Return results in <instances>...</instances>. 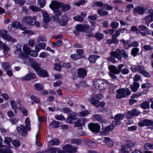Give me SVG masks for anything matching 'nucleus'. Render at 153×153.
<instances>
[{"label": "nucleus", "instance_id": "20e7f679", "mask_svg": "<svg viewBox=\"0 0 153 153\" xmlns=\"http://www.w3.org/2000/svg\"><path fill=\"white\" fill-rule=\"evenodd\" d=\"M89 28V26L87 24H78L76 25L75 30L73 31V33L76 36H77L80 34V32H88Z\"/></svg>", "mask_w": 153, "mask_h": 153}, {"label": "nucleus", "instance_id": "13d9d810", "mask_svg": "<svg viewBox=\"0 0 153 153\" xmlns=\"http://www.w3.org/2000/svg\"><path fill=\"white\" fill-rule=\"evenodd\" d=\"M133 146L131 145V143H127L126 145H125L123 146L125 149H128L129 151L131 152V148Z\"/></svg>", "mask_w": 153, "mask_h": 153}, {"label": "nucleus", "instance_id": "9b49d317", "mask_svg": "<svg viewBox=\"0 0 153 153\" xmlns=\"http://www.w3.org/2000/svg\"><path fill=\"white\" fill-rule=\"evenodd\" d=\"M138 125L141 127L152 126V129L153 128V121L152 120L145 119L140 122Z\"/></svg>", "mask_w": 153, "mask_h": 153}, {"label": "nucleus", "instance_id": "4d7b16f0", "mask_svg": "<svg viewBox=\"0 0 153 153\" xmlns=\"http://www.w3.org/2000/svg\"><path fill=\"white\" fill-rule=\"evenodd\" d=\"M88 18L92 20H96L97 19L98 16L97 14L94 15H90L88 16Z\"/></svg>", "mask_w": 153, "mask_h": 153}, {"label": "nucleus", "instance_id": "f03ea898", "mask_svg": "<svg viewBox=\"0 0 153 153\" xmlns=\"http://www.w3.org/2000/svg\"><path fill=\"white\" fill-rule=\"evenodd\" d=\"M124 66L123 64H121L118 66V69L117 68L116 66L114 65H110L108 68L110 71L109 75L112 79L117 80V78L115 74H119L121 71L122 68Z\"/></svg>", "mask_w": 153, "mask_h": 153}, {"label": "nucleus", "instance_id": "f257e3e1", "mask_svg": "<svg viewBox=\"0 0 153 153\" xmlns=\"http://www.w3.org/2000/svg\"><path fill=\"white\" fill-rule=\"evenodd\" d=\"M31 66L39 76L45 78L49 76L48 71L45 69H42L36 62H35L31 63Z\"/></svg>", "mask_w": 153, "mask_h": 153}, {"label": "nucleus", "instance_id": "f8f14e48", "mask_svg": "<svg viewBox=\"0 0 153 153\" xmlns=\"http://www.w3.org/2000/svg\"><path fill=\"white\" fill-rule=\"evenodd\" d=\"M114 129V126L111 125H108L105 128L102 126L100 134L102 135H107L108 134L109 132L112 131Z\"/></svg>", "mask_w": 153, "mask_h": 153}, {"label": "nucleus", "instance_id": "0eeeda50", "mask_svg": "<svg viewBox=\"0 0 153 153\" xmlns=\"http://www.w3.org/2000/svg\"><path fill=\"white\" fill-rule=\"evenodd\" d=\"M86 120L83 118L78 119L74 121L73 124H74V127H77L79 130H82V126H84Z\"/></svg>", "mask_w": 153, "mask_h": 153}, {"label": "nucleus", "instance_id": "6e6d98bb", "mask_svg": "<svg viewBox=\"0 0 153 153\" xmlns=\"http://www.w3.org/2000/svg\"><path fill=\"white\" fill-rule=\"evenodd\" d=\"M62 68V66L59 63H55L54 65V69L58 71H60Z\"/></svg>", "mask_w": 153, "mask_h": 153}, {"label": "nucleus", "instance_id": "2eb2a0df", "mask_svg": "<svg viewBox=\"0 0 153 153\" xmlns=\"http://www.w3.org/2000/svg\"><path fill=\"white\" fill-rule=\"evenodd\" d=\"M76 112H72L70 113L68 117L66 120L67 123H69L70 124L74 123V120H76Z\"/></svg>", "mask_w": 153, "mask_h": 153}, {"label": "nucleus", "instance_id": "864d4df0", "mask_svg": "<svg viewBox=\"0 0 153 153\" xmlns=\"http://www.w3.org/2000/svg\"><path fill=\"white\" fill-rule=\"evenodd\" d=\"M120 55L124 59H126L128 57V55L127 54L126 51L123 50H121Z\"/></svg>", "mask_w": 153, "mask_h": 153}, {"label": "nucleus", "instance_id": "5701e85b", "mask_svg": "<svg viewBox=\"0 0 153 153\" xmlns=\"http://www.w3.org/2000/svg\"><path fill=\"white\" fill-rule=\"evenodd\" d=\"M100 58V56L97 55H90L88 58V59L90 63H95L96 60Z\"/></svg>", "mask_w": 153, "mask_h": 153}, {"label": "nucleus", "instance_id": "e2e57ef3", "mask_svg": "<svg viewBox=\"0 0 153 153\" xmlns=\"http://www.w3.org/2000/svg\"><path fill=\"white\" fill-rule=\"evenodd\" d=\"M105 9L108 10H111L113 9V7L111 6H110L107 4H104L103 6Z\"/></svg>", "mask_w": 153, "mask_h": 153}, {"label": "nucleus", "instance_id": "412c9836", "mask_svg": "<svg viewBox=\"0 0 153 153\" xmlns=\"http://www.w3.org/2000/svg\"><path fill=\"white\" fill-rule=\"evenodd\" d=\"M2 37L6 40L8 42H16V39L13 38L11 36L7 34H4L2 35Z\"/></svg>", "mask_w": 153, "mask_h": 153}, {"label": "nucleus", "instance_id": "ea45409f", "mask_svg": "<svg viewBox=\"0 0 153 153\" xmlns=\"http://www.w3.org/2000/svg\"><path fill=\"white\" fill-rule=\"evenodd\" d=\"M34 86L36 89L39 91H41L44 89L43 85L39 83H35L34 85Z\"/></svg>", "mask_w": 153, "mask_h": 153}, {"label": "nucleus", "instance_id": "a19ab883", "mask_svg": "<svg viewBox=\"0 0 153 153\" xmlns=\"http://www.w3.org/2000/svg\"><path fill=\"white\" fill-rule=\"evenodd\" d=\"M73 19L75 21L80 22H83L84 20L83 17L79 15H76L74 17Z\"/></svg>", "mask_w": 153, "mask_h": 153}, {"label": "nucleus", "instance_id": "680f3d73", "mask_svg": "<svg viewBox=\"0 0 153 153\" xmlns=\"http://www.w3.org/2000/svg\"><path fill=\"white\" fill-rule=\"evenodd\" d=\"M143 48L146 51H150L153 49V46L146 45L143 46Z\"/></svg>", "mask_w": 153, "mask_h": 153}, {"label": "nucleus", "instance_id": "dca6fc26", "mask_svg": "<svg viewBox=\"0 0 153 153\" xmlns=\"http://www.w3.org/2000/svg\"><path fill=\"white\" fill-rule=\"evenodd\" d=\"M36 77V75L34 73H28L21 78L23 81H29L30 80L33 79Z\"/></svg>", "mask_w": 153, "mask_h": 153}, {"label": "nucleus", "instance_id": "6e6552de", "mask_svg": "<svg viewBox=\"0 0 153 153\" xmlns=\"http://www.w3.org/2000/svg\"><path fill=\"white\" fill-rule=\"evenodd\" d=\"M35 16L31 17L30 16H25L22 19V22L27 25L31 26H33L35 22Z\"/></svg>", "mask_w": 153, "mask_h": 153}, {"label": "nucleus", "instance_id": "69168bd1", "mask_svg": "<svg viewBox=\"0 0 153 153\" xmlns=\"http://www.w3.org/2000/svg\"><path fill=\"white\" fill-rule=\"evenodd\" d=\"M76 52H77V54L79 55L80 57H81V58L83 57L82 56V55L84 53L82 49H78L76 50Z\"/></svg>", "mask_w": 153, "mask_h": 153}, {"label": "nucleus", "instance_id": "9d476101", "mask_svg": "<svg viewBox=\"0 0 153 153\" xmlns=\"http://www.w3.org/2000/svg\"><path fill=\"white\" fill-rule=\"evenodd\" d=\"M146 8L143 7L137 6L134 8L133 13L134 16H137V14L142 15L144 14Z\"/></svg>", "mask_w": 153, "mask_h": 153}, {"label": "nucleus", "instance_id": "b1692460", "mask_svg": "<svg viewBox=\"0 0 153 153\" xmlns=\"http://www.w3.org/2000/svg\"><path fill=\"white\" fill-rule=\"evenodd\" d=\"M131 30L133 32H135L137 34L140 33L141 35L143 36H145L146 33L145 32H141L140 30L138 29L136 26H133L131 28Z\"/></svg>", "mask_w": 153, "mask_h": 153}, {"label": "nucleus", "instance_id": "37998d69", "mask_svg": "<svg viewBox=\"0 0 153 153\" xmlns=\"http://www.w3.org/2000/svg\"><path fill=\"white\" fill-rule=\"evenodd\" d=\"M24 52L28 56L31 53V50L27 46L24 47L23 48Z\"/></svg>", "mask_w": 153, "mask_h": 153}, {"label": "nucleus", "instance_id": "774afa93", "mask_svg": "<svg viewBox=\"0 0 153 153\" xmlns=\"http://www.w3.org/2000/svg\"><path fill=\"white\" fill-rule=\"evenodd\" d=\"M3 66L4 68L6 70H7L10 68L9 63L7 62H4Z\"/></svg>", "mask_w": 153, "mask_h": 153}, {"label": "nucleus", "instance_id": "3c124183", "mask_svg": "<svg viewBox=\"0 0 153 153\" xmlns=\"http://www.w3.org/2000/svg\"><path fill=\"white\" fill-rule=\"evenodd\" d=\"M55 118L57 120H65V117L62 114L56 115L55 116Z\"/></svg>", "mask_w": 153, "mask_h": 153}, {"label": "nucleus", "instance_id": "a211bd4d", "mask_svg": "<svg viewBox=\"0 0 153 153\" xmlns=\"http://www.w3.org/2000/svg\"><path fill=\"white\" fill-rule=\"evenodd\" d=\"M141 113L140 111L136 108L132 109L131 111H128L127 112V117L128 118L130 117L131 116H137L139 115Z\"/></svg>", "mask_w": 153, "mask_h": 153}, {"label": "nucleus", "instance_id": "39448f33", "mask_svg": "<svg viewBox=\"0 0 153 153\" xmlns=\"http://www.w3.org/2000/svg\"><path fill=\"white\" fill-rule=\"evenodd\" d=\"M88 127L89 129L93 133H98L100 131L101 126L97 123H89L88 125Z\"/></svg>", "mask_w": 153, "mask_h": 153}, {"label": "nucleus", "instance_id": "de8ad7c7", "mask_svg": "<svg viewBox=\"0 0 153 153\" xmlns=\"http://www.w3.org/2000/svg\"><path fill=\"white\" fill-rule=\"evenodd\" d=\"M85 141L90 146V145H93L94 146L93 147V148H94L96 147L97 144L96 143L94 142H92L91 140L87 139H85Z\"/></svg>", "mask_w": 153, "mask_h": 153}, {"label": "nucleus", "instance_id": "0e129e2a", "mask_svg": "<svg viewBox=\"0 0 153 153\" xmlns=\"http://www.w3.org/2000/svg\"><path fill=\"white\" fill-rule=\"evenodd\" d=\"M10 105L12 109H16L17 108V105L14 100H12L11 101Z\"/></svg>", "mask_w": 153, "mask_h": 153}, {"label": "nucleus", "instance_id": "5fc2aeb1", "mask_svg": "<svg viewBox=\"0 0 153 153\" xmlns=\"http://www.w3.org/2000/svg\"><path fill=\"white\" fill-rule=\"evenodd\" d=\"M119 24L117 22L114 21L111 22V26L114 29L117 28L119 26Z\"/></svg>", "mask_w": 153, "mask_h": 153}, {"label": "nucleus", "instance_id": "79ce46f5", "mask_svg": "<svg viewBox=\"0 0 153 153\" xmlns=\"http://www.w3.org/2000/svg\"><path fill=\"white\" fill-rule=\"evenodd\" d=\"M124 117V115L123 114H116L114 117V120H121Z\"/></svg>", "mask_w": 153, "mask_h": 153}, {"label": "nucleus", "instance_id": "c9c22d12", "mask_svg": "<svg viewBox=\"0 0 153 153\" xmlns=\"http://www.w3.org/2000/svg\"><path fill=\"white\" fill-rule=\"evenodd\" d=\"M59 140L56 138L51 139L50 141V145L52 146H56L59 144Z\"/></svg>", "mask_w": 153, "mask_h": 153}, {"label": "nucleus", "instance_id": "c85d7f7f", "mask_svg": "<svg viewBox=\"0 0 153 153\" xmlns=\"http://www.w3.org/2000/svg\"><path fill=\"white\" fill-rule=\"evenodd\" d=\"M97 13L98 14L101 16H104L108 14V12L104 9H99L97 10Z\"/></svg>", "mask_w": 153, "mask_h": 153}, {"label": "nucleus", "instance_id": "c756f323", "mask_svg": "<svg viewBox=\"0 0 153 153\" xmlns=\"http://www.w3.org/2000/svg\"><path fill=\"white\" fill-rule=\"evenodd\" d=\"M60 124L61 123L60 122L54 120L49 124V126H53V128H58Z\"/></svg>", "mask_w": 153, "mask_h": 153}, {"label": "nucleus", "instance_id": "2f4dec72", "mask_svg": "<svg viewBox=\"0 0 153 153\" xmlns=\"http://www.w3.org/2000/svg\"><path fill=\"white\" fill-rule=\"evenodd\" d=\"M94 37L96 38L98 40H101L104 37V35L102 33L97 32L94 35Z\"/></svg>", "mask_w": 153, "mask_h": 153}, {"label": "nucleus", "instance_id": "473e14b6", "mask_svg": "<svg viewBox=\"0 0 153 153\" xmlns=\"http://www.w3.org/2000/svg\"><path fill=\"white\" fill-rule=\"evenodd\" d=\"M144 18L146 24L148 26L149 24L152 21H153V18L147 15Z\"/></svg>", "mask_w": 153, "mask_h": 153}, {"label": "nucleus", "instance_id": "1a4fd4ad", "mask_svg": "<svg viewBox=\"0 0 153 153\" xmlns=\"http://www.w3.org/2000/svg\"><path fill=\"white\" fill-rule=\"evenodd\" d=\"M55 3L54 4L58 7L61 8V10L63 12H66L71 9V7L68 4H64L62 2H59L56 1H55Z\"/></svg>", "mask_w": 153, "mask_h": 153}, {"label": "nucleus", "instance_id": "f3484780", "mask_svg": "<svg viewBox=\"0 0 153 153\" xmlns=\"http://www.w3.org/2000/svg\"><path fill=\"white\" fill-rule=\"evenodd\" d=\"M121 50L119 49H117L115 51H112L110 53V55L115 58H117L120 61L122 58L120 55Z\"/></svg>", "mask_w": 153, "mask_h": 153}, {"label": "nucleus", "instance_id": "58836bf2", "mask_svg": "<svg viewBox=\"0 0 153 153\" xmlns=\"http://www.w3.org/2000/svg\"><path fill=\"white\" fill-rule=\"evenodd\" d=\"M12 143L13 146L15 147H18L20 146L21 145V143L18 140L15 139L13 140Z\"/></svg>", "mask_w": 153, "mask_h": 153}, {"label": "nucleus", "instance_id": "7c9ffc66", "mask_svg": "<svg viewBox=\"0 0 153 153\" xmlns=\"http://www.w3.org/2000/svg\"><path fill=\"white\" fill-rule=\"evenodd\" d=\"M71 144H74L77 146H79L82 143V141L81 139L77 138H74L71 140Z\"/></svg>", "mask_w": 153, "mask_h": 153}, {"label": "nucleus", "instance_id": "603ef678", "mask_svg": "<svg viewBox=\"0 0 153 153\" xmlns=\"http://www.w3.org/2000/svg\"><path fill=\"white\" fill-rule=\"evenodd\" d=\"M30 99L36 103H38L40 102L39 100L36 96L32 95L30 96Z\"/></svg>", "mask_w": 153, "mask_h": 153}, {"label": "nucleus", "instance_id": "4468645a", "mask_svg": "<svg viewBox=\"0 0 153 153\" xmlns=\"http://www.w3.org/2000/svg\"><path fill=\"white\" fill-rule=\"evenodd\" d=\"M77 71L78 77L81 79H84L87 75V71L83 68H79Z\"/></svg>", "mask_w": 153, "mask_h": 153}, {"label": "nucleus", "instance_id": "49530a36", "mask_svg": "<svg viewBox=\"0 0 153 153\" xmlns=\"http://www.w3.org/2000/svg\"><path fill=\"white\" fill-rule=\"evenodd\" d=\"M1 48L3 49V52L5 54H7V52L10 49V48L6 44L3 45L1 47Z\"/></svg>", "mask_w": 153, "mask_h": 153}, {"label": "nucleus", "instance_id": "f704fd0d", "mask_svg": "<svg viewBox=\"0 0 153 153\" xmlns=\"http://www.w3.org/2000/svg\"><path fill=\"white\" fill-rule=\"evenodd\" d=\"M90 114V112L88 111L85 110L84 111H82L78 113V115L81 117H85L88 116Z\"/></svg>", "mask_w": 153, "mask_h": 153}, {"label": "nucleus", "instance_id": "bb28decb", "mask_svg": "<svg viewBox=\"0 0 153 153\" xmlns=\"http://www.w3.org/2000/svg\"><path fill=\"white\" fill-rule=\"evenodd\" d=\"M21 25V23L18 21H15L12 22V24L9 25V27L10 28H16L17 29Z\"/></svg>", "mask_w": 153, "mask_h": 153}, {"label": "nucleus", "instance_id": "a878e982", "mask_svg": "<svg viewBox=\"0 0 153 153\" xmlns=\"http://www.w3.org/2000/svg\"><path fill=\"white\" fill-rule=\"evenodd\" d=\"M104 139L105 141L108 146L111 147L113 146L114 142L109 137H105Z\"/></svg>", "mask_w": 153, "mask_h": 153}, {"label": "nucleus", "instance_id": "8fccbe9b", "mask_svg": "<svg viewBox=\"0 0 153 153\" xmlns=\"http://www.w3.org/2000/svg\"><path fill=\"white\" fill-rule=\"evenodd\" d=\"M21 126H22V130L21 134L22 136H26L28 134V132L27 130L25 129V126L22 125H21Z\"/></svg>", "mask_w": 153, "mask_h": 153}, {"label": "nucleus", "instance_id": "e433bc0d", "mask_svg": "<svg viewBox=\"0 0 153 153\" xmlns=\"http://www.w3.org/2000/svg\"><path fill=\"white\" fill-rule=\"evenodd\" d=\"M142 66L141 65H137L134 67H131L130 68L133 72H135L136 71H138L140 73L141 69H142Z\"/></svg>", "mask_w": 153, "mask_h": 153}, {"label": "nucleus", "instance_id": "4c0bfd02", "mask_svg": "<svg viewBox=\"0 0 153 153\" xmlns=\"http://www.w3.org/2000/svg\"><path fill=\"white\" fill-rule=\"evenodd\" d=\"M139 51V48H132L131 51L132 55L134 56H136Z\"/></svg>", "mask_w": 153, "mask_h": 153}, {"label": "nucleus", "instance_id": "423d86ee", "mask_svg": "<svg viewBox=\"0 0 153 153\" xmlns=\"http://www.w3.org/2000/svg\"><path fill=\"white\" fill-rule=\"evenodd\" d=\"M55 0L52 1L49 6L50 8L52 10L56 16H59L61 15L62 13L61 10H59L60 8L58 7L54 4L55 3Z\"/></svg>", "mask_w": 153, "mask_h": 153}, {"label": "nucleus", "instance_id": "393cba45", "mask_svg": "<svg viewBox=\"0 0 153 153\" xmlns=\"http://www.w3.org/2000/svg\"><path fill=\"white\" fill-rule=\"evenodd\" d=\"M139 106L143 109H149L150 108V102L147 101H144Z\"/></svg>", "mask_w": 153, "mask_h": 153}, {"label": "nucleus", "instance_id": "4be33fe9", "mask_svg": "<svg viewBox=\"0 0 153 153\" xmlns=\"http://www.w3.org/2000/svg\"><path fill=\"white\" fill-rule=\"evenodd\" d=\"M89 101L90 103L94 105L95 106L98 108L99 107V105H98V103L99 100L97 99L95 96L89 99Z\"/></svg>", "mask_w": 153, "mask_h": 153}, {"label": "nucleus", "instance_id": "c03bdc74", "mask_svg": "<svg viewBox=\"0 0 153 153\" xmlns=\"http://www.w3.org/2000/svg\"><path fill=\"white\" fill-rule=\"evenodd\" d=\"M59 149L58 148L51 147L47 150L46 151L48 153H56L57 149Z\"/></svg>", "mask_w": 153, "mask_h": 153}, {"label": "nucleus", "instance_id": "7ed1b4c3", "mask_svg": "<svg viewBox=\"0 0 153 153\" xmlns=\"http://www.w3.org/2000/svg\"><path fill=\"white\" fill-rule=\"evenodd\" d=\"M78 147L73 146L70 144H66L62 147L63 150L59 149L57 150V153H76Z\"/></svg>", "mask_w": 153, "mask_h": 153}, {"label": "nucleus", "instance_id": "72a5a7b5", "mask_svg": "<svg viewBox=\"0 0 153 153\" xmlns=\"http://www.w3.org/2000/svg\"><path fill=\"white\" fill-rule=\"evenodd\" d=\"M140 73L146 77H150L151 76V75L149 73L146 72L144 69H142V68L141 69Z\"/></svg>", "mask_w": 153, "mask_h": 153}, {"label": "nucleus", "instance_id": "052dcab7", "mask_svg": "<svg viewBox=\"0 0 153 153\" xmlns=\"http://www.w3.org/2000/svg\"><path fill=\"white\" fill-rule=\"evenodd\" d=\"M71 111V110L68 107H64L61 111V112L65 113H70Z\"/></svg>", "mask_w": 153, "mask_h": 153}, {"label": "nucleus", "instance_id": "6ab92c4d", "mask_svg": "<svg viewBox=\"0 0 153 153\" xmlns=\"http://www.w3.org/2000/svg\"><path fill=\"white\" fill-rule=\"evenodd\" d=\"M69 21V18L65 15L62 16L59 24L61 26H65L68 25Z\"/></svg>", "mask_w": 153, "mask_h": 153}, {"label": "nucleus", "instance_id": "ddd939ff", "mask_svg": "<svg viewBox=\"0 0 153 153\" xmlns=\"http://www.w3.org/2000/svg\"><path fill=\"white\" fill-rule=\"evenodd\" d=\"M116 92L117 93L116 96L117 99H120L126 97L125 88L119 89L116 90Z\"/></svg>", "mask_w": 153, "mask_h": 153}, {"label": "nucleus", "instance_id": "cd10ccee", "mask_svg": "<svg viewBox=\"0 0 153 153\" xmlns=\"http://www.w3.org/2000/svg\"><path fill=\"white\" fill-rule=\"evenodd\" d=\"M140 87V84L137 82H134L133 85H132L130 86V88L132 91L134 92H136L138 88Z\"/></svg>", "mask_w": 153, "mask_h": 153}, {"label": "nucleus", "instance_id": "338daca9", "mask_svg": "<svg viewBox=\"0 0 153 153\" xmlns=\"http://www.w3.org/2000/svg\"><path fill=\"white\" fill-rule=\"evenodd\" d=\"M4 142L7 145H10V142L12 140L11 138L10 137H5Z\"/></svg>", "mask_w": 153, "mask_h": 153}, {"label": "nucleus", "instance_id": "a18cd8bd", "mask_svg": "<svg viewBox=\"0 0 153 153\" xmlns=\"http://www.w3.org/2000/svg\"><path fill=\"white\" fill-rule=\"evenodd\" d=\"M70 58L74 60H77L79 59H81L79 55L77 53H75L73 54H71L70 56Z\"/></svg>", "mask_w": 153, "mask_h": 153}, {"label": "nucleus", "instance_id": "09e8293b", "mask_svg": "<svg viewBox=\"0 0 153 153\" xmlns=\"http://www.w3.org/2000/svg\"><path fill=\"white\" fill-rule=\"evenodd\" d=\"M46 0H38V2L40 7L41 8H43L45 7L46 4Z\"/></svg>", "mask_w": 153, "mask_h": 153}, {"label": "nucleus", "instance_id": "bf43d9fd", "mask_svg": "<svg viewBox=\"0 0 153 153\" xmlns=\"http://www.w3.org/2000/svg\"><path fill=\"white\" fill-rule=\"evenodd\" d=\"M30 9L34 12H38L40 11V9L38 7L34 6H31L30 7Z\"/></svg>", "mask_w": 153, "mask_h": 153}, {"label": "nucleus", "instance_id": "aec40b11", "mask_svg": "<svg viewBox=\"0 0 153 153\" xmlns=\"http://www.w3.org/2000/svg\"><path fill=\"white\" fill-rule=\"evenodd\" d=\"M102 81L100 79H97L96 81H94L93 82V85L96 89L100 88V90H103L105 89V87L103 86L102 87L100 85V83H102Z\"/></svg>", "mask_w": 153, "mask_h": 153}]
</instances>
